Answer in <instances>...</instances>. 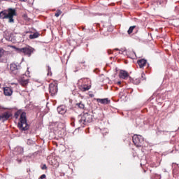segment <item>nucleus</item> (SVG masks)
<instances>
[{
  "label": "nucleus",
  "mask_w": 179,
  "mask_h": 179,
  "mask_svg": "<svg viewBox=\"0 0 179 179\" xmlns=\"http://www.w3.org/2000/svg\"><path fill=\"white\" fill-rule=\"evenodd\" d=\"M16 9L15 8H8L0 12V19L8 20V23H15V16H17Z\"/></svg>",
  "instance_id": "f257e3e1"
},
{
  "label": "nucleus",
  "mask_w": 179,
  "mask_h": 179,
  "mask_svg": "<svg viewBox=\"0 0 179 179\" xmlns=\"http://www.w3.org/2000/svg\"><path fill=\"white\" fill-rule=\"evenodd\" d=\"M78 119L80 127H85L93 121V116L90 113H85L83 115H78Z\"/></svg>",
  "instance_id": "f03ea898"
},
{
  "label": "nucleus",
  "mask_w": 179,
  "mask_h": 179,
  "mask_svg": "<svg viewBox=\"0 0 179 179\" xmlns=\"http://www.w3.org/2000/svg\"><path fill=\"white\" fill-rule=\"evenodd\" d=\"M17 127L20 131H27L30 128V126L27 124L25 112L21 113L20 122L18 123Z\"/></svg>",
  "instance_id": "7ed1b4c3"
},
{
  "label": "nucleus",
  "mask_w": 179,
  "mask_h": 179,
  "mask_svg": "<svg viewBox=\"0 0 179 179\" xmlns=\"http://www.w3.org/2000/svg\"><path fill=\"white\" fill-rule=\"evenodd\" d=\"M15 49L19 54H23V55H26L27 57H31V54L34 52V48L31 46H26L21 48L15 47Z\"/></svg>",
  "instance_id": "20e7f679"
},
{
  "label": "nucleus",
  "mask_w": 179,
  "mask_h": 179,
  "mask_svg": "<svg viewBox=\"0 0 179 179\" xmlns=\"http://www.w3.org/2000/svg\"><path fill=\"white\" fill-rule=\"evenodd\" d=\"M132 141L135 146H136L137 148L142 147V145H143V142H144L143 137L141 135H137V134H135L133 136Z\"/></svg>",
  "instance_id": "39448f33"
},
{
  "label": "nucleus",
  "mask_w": 179,
  "mask_h": 179,
  "mask_svg": "<svg viewBox=\"0 0 179 179\" xmlns=\"http://www.w3.org/2000/svg\"><path fill=\"white\" fill-rule=\"evenodd\" d=\"M10 71L11 75H20L22 67L15 63H11L10 64Z\"/></svg>",
  "instance_id": "423d86ee"
},
{
  "label": "nucleus",
  "mask_w": 179,
  "mask_h": 179,
  "mask_svg": "<svg viewBox=\"0 0 179 179\" xmlns=\"http://www.w3.org/2000/svg\"><path fill=\"white\" fill-rule=\"evenodd\" d=\"M49 93L52 97L54 96H57V93H58V84L53 83L49 85Z\"/></svg>",
  "instance_id": "0eeeda50"
},
{
  "label": "nucleus",
  "mask_w": 179,
  "mask_h": 179,
  "mask_svg": "<svg viewBox=\"0 0 179 179\" xmlns=\"http://www.w3.org/2000/svg\"><path fill=\"white\" fill-rule=\"evenodd\" d=\"M13 115L12 112L6 111L0 115V120H2L3 122H5V121H8L9 118H12Z\"/></svg>",
  "instance_id": "6e6552de"
},
{
  "label": "nucleus",
  "mask_w": 179,
  "mask_h": 179,
  "mask_svg": "<svg viewBox=\"0 0 179 179\" xmlns=\"http://www.w3.org/2000/svg\"><path fill=\"white\" fill-rule=\"evenodd\" d=\"M119 78H120V79H128V78H129V73H128L127 71L120 70Z\"/></svg>",
  "instance_id": "1a4fd4ad"
},
{
  "label": "nucleus",
  "mask_w": 179,
  "mask_h": 179,
  "mask_svg": "<svg viewBox=\"0 0 179 179\" xmlns=\"http://www.w3.org/2000/svg\"><path fill=\"white\" fill-rule=\"evenodd\" d=\"M13 91L9 87H3V94L5 96H12Z\"/></svg>",
  "instance_id": "9d476101"
},
{
  "label": "nucleus",
  "mask_w": 179,
  "mask_h": 179,
  "mask_svg": "<svg viewBox=\"0 0 179 179\" xmlns=\"http://www.w3.org/2000/svg\"><path fill=\"white\" fill-rule=\"evenodd\" d=\"M57 113L62 115L65 114L66 113V107L64 105L57 107Z\"/></svg>",
  "instance_id": "9b49d317"
},
{
  "label": "nucleus",
  "mask_w": 179,
  "mask_h": 179,
  "mask_svg": "<svg viewBox=\"0 0 179 179\" xmlns=\"http://www.w3.org/2000/svg\"><path fill=\"white\" fill-rule=\"evenodd\" d=\"M148 61L145 59H141L137 61L139 68H143L147 64Z\"/></svg>",
  "instance_id": "f8f14e48"
},
{
  "label": "nucleus",
  "mask_w": 179,
  "mask_h": 179,
  "mask_svg": "<svg viewBox=\"0 0 179 179\" xmlns=\"http://www.w3.org/2000/svg\"><path fill=\"white\" fill-rule=\"evenodd\" d=\"M90 87H92L91 85H80L79 89L81 92H87V90H90Z\"/></svg>",
  "instance_id": "ddd939ff"
},
{
  "label": "nucleus",
  "mask_w": 179,
  "mask_h": 179,
  "mask_svg": "<svg viewBox=\"0 0 179 179\" xmlns=\"http://www.w3.org/2000/svg\"><path fill=\"white\" fill-rule=\"evenodd\" d=\"M96 101L98 103H101V104H110V100H108V98L97 99Z\"/></svg>",
  "instance_id": "4468645a"
},
{
  "label": "nucleus",
  "mask_w": 179,
  "mask_h": 179,
  "mask_svg": "<svg viewBox=\"0 0 179 179\" xmlns=\"http://www.w3.org/2000/svg\"><path fill=\"white\" fill-rule=\"evenodd\" d=\"M15 152L17 153V155H22L24 152L23 148L22 147H16L15 148Z\"/></svg>",
  "instance_id": "2eb2a0df"
},
{
  "label": "nucleus",
  "mask_w": 179,
  "mask_h": 179,
  "mask_svg": "<svg viewBox=\"0 0 179 179\" xmlns=\"http://www.w3.org/2000/svg\"><path fill=\"white\" fill-rule=\"evenodd\" d=\"M20 83L22 85V86H27L29 83V80L24 79V78H21L20 80Z\"/></svg>",
  "instance_id": "dca6fc26"
},
{
  "label": "nucleus",
  "mask_w": 179,
  "mask_h": 179,
  "mask_svg": "<svg viewBox=\"0 0 179 179\" xmlns=\"http://www.w3.org/2000/svg\"><path fill=\"white\" fill-rule=\"evenodd\" d=\"M40 37V34L38 32H35L34 34L29 35L30 40H34V38H37Z\"/></svg>",
  "instance_id": "f3484780"
},
{
  "label": "nucleus",
  "mask_w": 179,
  "mask_h": 179,
  "mask_svg": "<svg viewBox=\"0 0 179 179\" xmlns=\"http://www.w3.org/2000/svg\"><path fill=\"white\" fill-rule=\"evenodd\" d=\"M130 78V80L131 82H132V83H134V85H139V83H141V78H136L135 80H134V78Z\"/></svg>",
  "instance_id": "a211bd4d"
},
{
  "label": "nucleus",
  "mask_w": 179,
  "mask_h": 179,
  "mask_svg": "<svg viewBox=\"0 0 179 179\" xmlns=\"http://www.w3.org/2000/svg\"><path fill=\"white\" fill-rule=\"evenodd\" d=\"M47 71H48V76H51L52 75V72L51 71V67L50 66H47Z\"/></svg>",
  "instance_id": "6ab92c4d"
},
{
  "label": "nucleus",
  "mask_w": 179,
  "mask_h": 179,
  "mask_svg": "<svg viewBox=\"0 0 179 179\" xmlns=\"http://www.w3.org/2000/svg\"><path fill=\"white\" fill-rule=\"evenodd\" d=\"M136 27V26H131L129 27V30L127 31L128 34H131L132 31H134V29Z\"/></svg>",
  "instance_id": "aec40b11"
},
{
  "label": "nucleus",
  "mask_w": 179,
  "mask_h": 179,
  "mask_svg": "<svg viewBox=\"0 0 179 179\" xmlns=\"http://www.w3.org/2000/svg\"><path fill=\"white\" fill-rule=\"evenodd\" d=\"M76 106H78V107H79V108H81L82 110L85 108V104H83V103L82 102L77 103Z\"/></svg>",
  "instance_id": "412c9836"
},
{
  "label": "nucleus",
  "mask_w": 179,
  "mask_h": 179,
  "mask_svg": "<svg viewBox=\"0 0 179 179\" xmlns=\"http://www.w3.org/2000/svg\"><path fill=\"white\" fill-rule=\"evenodd\" d=\"M61 13H62V12L61 10H57L56 13L55 14V16L56 17H58L61 15Z\"/></svg>",
  "instance_id": "4be33fe9"
},
{
  "label": "nucleus",
  "mask_w": 179,
  "mask_h": 179,
  "mask_svg": "<svg viewBox=\"0 0 179 179\" xmlns=\"http://www.w3.org/2000/svg\"><path fill=\"white\" fill-rule=\"evenodd\" d=\"M27 145H33L34 141L32 140L28 139L27 141Z\"/></svg>",
  "instance_id": "5701e85b"
},
{
  "label": "nucleus",
  "mask_w": 179,
  "mask_h": 179,
  "mask_svg": "<svg viewBox=\"0 0 179 179\" xmlns=\"http://www.w3.org/2000/svg\"><path fill=\"white\" fill-rule=\"evenodd\" d=\"M146 76L144 74V73H141V79H140V80H145V79H146V77H145Z\"/></svg>",
  "instance_id": "b1692460"
},
{
  "label": "nucleus",
  "mask_w": 179,
  "mask_h": 179,
  "mask_svg": "<svg viewBox=\"0 0 179 179\" xmlns=\"http://www.w3.org/2000/svg\"><path fill=\"white\" fill-rule=\"evenodd\" d=\"M2 57H3V50L0 48V58H2Z\"/></svg>",
  "instance_id": "393cba45"
},
{
  "label": "nucleus",
  "mask_w": 179,
  "mask_h": 179,
  "mask_svg": "<svg viewBox=\"0 0 179 179\" xmlns=\"http://www.w3.org/2000/svg\"><path fill=\"white\" fill-rule=\"evenodd\" d=\"M20 113L19 112H16V113L14 114L15 118H16V119L19 118V115H20Z\"/></svg>",
  "instance_id": "a878e982"
},
{
  "label": "nucleus",
  "mask_w": 179,
  "mask_h": 179,
  "mask_svg": "<svg viewBox=\"0 0 179 179\" xmlns=\"http://www.w3.org/2000/svg\"><path fill=\"white\" fill-rule=\"evenodd\" d=\"M41 170H47V165L43 164V165L41 166Z\"/></svg>",
  "instance_id": "bb28decb"
},
{
  "label": "nucleus",
  "mask_w": 179,
  "mask_h": 179,
  "mask_svg": "<svg viewBox=\"0 0 179 179\" xmlns=\"http://www.w3.org/2000/svg\"><path fill=\"white\" fill-rule=\"evenodd\" d=\"M16 161L17 162L18 164H20V163H22V159L17 158Z\"/></svg>",
  "instance_id": "cd10ccee"
},
{
  "label": "nucleus",
  "mask_w": 179,
  "mask_h": 179,
  "mask_svg": "<svg viewBox=\"0 0 179 179\" xmlns=\"http://www.w3.org/2000/svg\"><path fill=\"white\" fill-rule=\"evenodd\" d=\"M45 178V174H43L42 176H40L39 179H44Z\"/></svg>",
  "instance_id": "c85d7f7f"
},
{
  "label": "nucleus",
  "mask_w": 179,
  "mask_h": 179,
  "mask_svg": "<svg viewBox=\"0 0 179 179\" xmlns=\"http://www.w3.org/2000/svg\"><path fill=\"white\" fill-rule=\"evenodd\" d=\"M20 2H27V0H20Z\"/></svg>",
  "instance_id": "c756f323"
},
{
  "label": "nucleus",
  "mask_w": 179,
  "mask_h": 179,
  "mask_svg": "<svg viewBox=\"0 0 179 179\" xmlns=\"http://www.w3.org/2000/svg\"><path fill=\"white\" fill-rule=\"evenodd\" d=\"M80 64H85V60H83L82 62H80Z\"/></svg>",
  "instance_id": "7c9ffc66"
},
{
  "label": "nucleus",
  "mask_w": 179,
  "mask_h": 179,
  "mask_svg": "<svg viewBox=\"0 0 179 179\" xmlns=\"http://www.w3.org/2000/svg\"><path fill=\"white\" fill-rule=\"evenodd\" d=\"M108 54H111V50H108Z\"/></svg>",
  "instance_id": "2f4dec72"
},
{
  "label": "nucleus",
  "mask_w": 179,
  "mask_h": 179,
  "mask_svg": "<svg viewBox=\"0 0 179 179\" xmlns=\"http://www.w3.org/2000/svg\"><path fill=\"white\" fill-rule=\"evenodd\" d=\"M117 85H121V81L117 82Z\"/></svg>",
  "instance_id": "473e14b6"
},
{
  "label": "nucleus",
  "mask_w": 179,
  "mask_h": 179,
  "mask_svg": "<svg viewBox=\"0 0 179 179\" xmlns=\"http://www.w3.org/2000/svg\"><path fill=\"white\" fill-rule=\"evenodd\" d=\"M116 51H118L119 50V49L118 48H116V49H115Z\"/></svg>",
  "instance_id": "72a5a7b5"
},
{
  "label": "nucleus",
  "mask_w": 179,
  "mask_h": 179,
  "mask_svg": "<svg viewBox=\"0 0 179 179\" xmlns=\"http://www.w3.org/2000/svg\"><path fill=\"white\" fill-rule=\"evenodd\" d=\"M27 171H30V169H29V170H27Z\"/></svg>",
  "instance_id": "f704fd0d"
},
{
  "label": "nucleus",
  "mask_w": 179,
  "mask_h": 179,
  "mask_svg": "<svg viewBox=\"0 0 179 179\" xmlns=\"http://www.w3.org/2000/svg\"><path fill=\"white\" fill-rule=\"evenodd\" d=\"M27 171H30V169H29V170H27Z\"/></svg>",
  "instance_id": "c9c22d12"
},
{
  "label": "nucleus",
  "mask_w": 179,
  "mask_h": 179,
  "mask_svg": "<svg viewBox=\"0 0 179 179\" xmlns=\"http://www.w3.org/2000/svg\"><path fill=\"white\" fill-rule=\"evenodd\" d=\"M27 171H30V169H29V170H27Z\"/></svg>",
  "instance_id": "e433bc0d"
},
{
  "label": "nucleus",
  "mask_w": 179,
  "mask_h": 179,
  "mask_svg": "<svg viewBox=\"0 0 179 179\" xmlns=\"http://www.w3.org/2000/svg\"><path fill=\"white\" fill-rule=\"evenodd\" d=\"M0 87H1V84H0Z\"/></svg>",
  "instance_id": "4c0bfd02"
}]
</instances>
